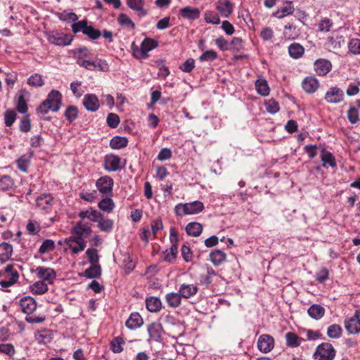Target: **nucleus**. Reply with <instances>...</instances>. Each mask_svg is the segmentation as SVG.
Instances as JSON below:
<instances>
[{
    "mask_svg": "<svg viewBox=\"0 0 360 360\" xmlns=\"http://www.w3.org/2000/svg\"><path fill=\"white\" fill-rule=\"evenodd\" d=\"M18 304L22 311L27 315L32 314L37 309V302L30 296H25L21 298L18 302ZM45 319V316H27L25 318L26 321L30 323H42Z\"/></svg>",
    "mask_w": 360,
    "mask_h": 360,
    "instance_id": "nucleus-1",
    "label": "nucleus"
},
{
    "mask_svg": "<svg viewBox=\"0 0 360 360\" xmlns=\"http://www.w3.org/2000/svg\"><path fill=\"white\" fill-rule=\"evenodd\" d=\"M62 104V94L53 89L49 92L46 99L38 107L37 111L41 115H46L49 111L57 112Z\"/></svg>",
    "mask_w": 360,
    "mask_h": 360,
    "instance_id": "nucleus-2",
    "label": "nucleus"
},
{
    "mask_svg": "<svg viewBox=\"0 0 360 360\" xmlns=\"http://www.w3.org/2000/svg\"><path fill=\"white\" fill-rule=\"evenodd\" d=\"M19 266L15 264H7L0 271V285L3 288H9L15 284L19 279Z\"/></svg>",
    "mask_w": 360,
    "mask_h": 360,
    "instance_id": "nucleus-3",
    "label": "nucleus"
},
{
    "mask_svg": "<svg viewBox=\"0 0 360 360\" xmlns=\"http://www.w3.org/2000/svg\"><path fill=\"white\" fill-rule=\"evenodd\" d=\"M158 42L155 39L146 37L141 42L140 46L131 45L133 56L137 59H146L148 56V52L157 48Z\"/></svg>",
    "mask_w": 360,
    "mask_h": 360,
    "instance_id": "nucleus-4",
    "label": "nucleus"
},
{
    "mask_svg": "<svg viewBox=\"0 0 360 360\" xmlns=\"http://www.w3.org/2000/svg\"><path fill=\"white\" fill-rule=\"evenodd\" d=\"M336 352L330 343L323 342L318 345L314 353L316 360H333Z\"/></svg>",
    "mask_w": 360,
    "mask_h": 360,
    "instance_id": "nucleus-5",
    "label": "nucleus"
},
{
    "mask_svg": "<svg viewBox=\"0 0 360 360\" xmlns=\"http://www.w3.org/2000/svg\"><path fill=\"white\" fill-rule=\"evenodd\" d=\"M31 272L34 274L39 281H43L48 284H53L56 278V273L53 269L44 266L32 269Z\"/></svg>",
    "mask_w": 360,
    "mask_h": 360,
    "instance_id": "nucleus-6",
    "label": "nucleus"
},
{
    "mask_svg": "<svg viewBox=\"0 0 360 360\" xmlns=\"http://www.w3.org/2000/svg\"><path fill=\"white\" fill-rule=\"evenodd\" d=\"M113 179L109 176H103L96 181V186L103 197L112 195Z\"/></svg>",
    "mask_w": 360,
    "mask_h": 360,
    "instance_id": "nucleus-7",
    "label": "nucleus"
},
{
    "mask_svg": "<svg viewBox=\"0 0 360 360\" xmlns=\"http://www.w3.org/2000/svg\"><path fill=\"white\" fill-rule=\"evenodd\" d=\"M47 40L56 46H65L71 44L72 38L69 34L52 31L47 33Z\"/></svg>",
    "mask_w": 360,
    "mask_h": 360,
    "instance_id": "nucleus-8",
    "label": "nucleus"
},
{
    "mask_svg": "<svg viewBox=\"0 0 360 360\" xmlns=\"http://www.w3.org/2000/svg\"><path fill=\"white\" fill-rule=\"evenodd\" d=\"M274 338L268 334L261 335L257 342V349L264 354L269 353L274 347Z\"/></svg>",
    "mask_w": 360,
    "mask_h": 360,
    "instance_id": "nucleus-9",
    "label": "nucleus"
},
{
    "mask_svg": "<svg viewBox=\"0 0 360 360\" xmlns=\"http://www.w3.org/2000/svg\"><path fill=\"white\" fill-rule=\"evenodd\" d=\"M324 98L329 103H339L344 100V92L338 86H332L326 91Z\"/></svg>",
    "mask_w": 360,
    "mask_h": 360,
    "instance_id": "nucleus-10",
    "label": "nucleus"
},
{
    "mask_svg": "<svg viewBox=\"0 0 360 360\" xmlns=\"http://www.w3.org/2000/svg\"><path fill=\"white\" fill-rule=\"evenodd\" d=\"M332 69V63L329 60L319 58L314 63V70L318 76H326Z\"/></svg>",
    "mask_w": 360,
    "mask_h": 360,
    "instance_id": "nucleus-11",
    "label": "nucleus"
},
{
    "mask_svg": "<svg viewBox=\"0 0 360 360\" xmlns=\"http://www.w3.org/2000/svg\"><path fill=\"white\" fill-rule=\"evenodd\" d=\"M103 167L108 172L121 170V158L113 154L107 155L104 159Z\"/></svg>",
    "mask_w": 360,
    "mask_h": 360,
    "instance_id": "nucleus-12",
    "label": "nucleus"
},
{
    "mask_svg": "<svg viewBox=\"0 0 360 360\" xmlns=\"http://www.w3.org/2000/svg\"><path fill=\"white\" fill-rule=\"evenodd\" d=\"M36 202L39 209L49 212L53 205V198L51 194L44 193L37 197Z\"/></svg>",
    "mask_w": 360,
    "mask_h": 360,
    "instance_id": "nucleus-13",
    "label": "nucleus"
},
{
    "mask_svg": "<svg viewBox=\"0 0 360 360\" xmlns=\"http://www.w3.org/2000/svg\"><path fill=\"white\" fill-rule=\"evenodd\" d=\"M148 333L150 338L155 342L162 341V334L164 333L162 324L160 322H153L148 326Z\"/></svg>",
    "mask_w": 360,
    "mask_h": 360,
    "instance_id": "nucleus-14",
    "label": "nucleus"
},
{
    "mask_svg": "<svg viewBox=\"0 0 360 360\" xmlns=\"http://www.w3.org/2000/svg\"><path fill=\"white\" fill-rule=\"evenodd\" d=\"M283 1V5L278 7L277 10L272 13V16L278 19H282L286 16L293 14L295 8L292 3L288 0Z\"/></svg>",
    "mask_w": 360,
    "mask_h": 360,
    "instance_id": "nucleus-15",
    "label": "nucleus"
},
{
    "mask_svg": "<svg viewBox=\"0 0 360 360\" xmlns=\"http://www.w3.org/2000/svg\"><path fill=\"white\" fill-rule=\"evenodd\" d=\"M127 6L135 11L139 18L146 16L148 11L145 9L146 0H126Z\"/></svg>",
    "mask_w": 360,
    "mask_h": 360,
    "instance_id": "nucleus-16",
    "label": "nucleus"
},
{
    "mask_svg": "<svg viewBox=\"0 0 360 360\" xmlns=\"http://www.w3.org/2000/svg\"><path fill=\"white\" fill-rule=\"evenodd\" d=\"M82 103L84 108L90 112H96L100 107L98 97L93 94H86L83 98Z\"/></svg>",
    "mask_w": 360,
    "mask_h": 360,
    "instance_id": "nucleus-17",
    "label": "nucleus"
},
{
    "mask_svg": "<svg viewBox=\"0 0 360 360\" xmlns=\"http://www.w3.org/2000/svg\"><path fill=\"white\" fill-rule=\"evenodd\" d=\"M304 91L307 94H313L319 87V80L314 76L306 77L302 82Z\"/></svg>",
    "mask_w": 360,
    "mask_h": 360,
    "instance_id": "nucleus-18",
    "label": "nucleus"
},
{
    "mask_svg": "<svg viewBox=\"0 0 360 360\" xmlns=\"http://www.w3.org/2000/svg\"><path fill=\"white\" fill-rule=\"evenodd\" d=\"M30 96V93L26 89L20 90L18 94L16 108L22 114L27 112V98Z\"/></svg>",
    "mask_w": 360,
    "mask_h": 360,
    "instance_id": "nucleus-19",
    "label": "nucleus"
},
{
    "mask_svg": "<svg viewBox=\"0 0 360 360\" xmlns=\"http://www.w3.org/2000/svg\"><path fill=\"white\" fill-rule=\"evenodd\" d=\"M143 324V319L139 312H132L125 322L126 327L129 330H136Z\"/></svg>",
    "mask_w": 360,
    "mask_h": 360,
    "instance_id": "nucleus-20",
    "label": "nucleus"
},
{
    "mask_svg": "<svg viewBox=\"0 0 360 360\" xmlns=\"http://www.w3.org/2000/svg\"><path fill=\"white\" fill-rule=\"evenodd\" d=\"M198 291V287L196 284L182 283L179 288V292L184 299H188L195 295Z\"/></svg>",
    "mask_w": 360,
    "mask_h": 360,
    "instance_id": "nucleus-21",
    "label": "nucleus"
},
{
    "mask_svg": "<svg viewBox=\"0 0 360 360\" xmlns=\"http://www.w3.org/2000/svg\"><path fill=\"white\" fill-rule=\"evenodd\" d=\"M216 9L222 17L228 18L233 13V6L229 0H219Z\"/></svg>",
    "mask_w": 360,
    "mask_h": 360,
    "instance_id": "nucleus-22",
    "label": "nucleus"
},
{
    "mask_svg": "<svg viewBox=\"0 0 360 360\" xmlns=\"http://www.w3.org/2000/svg\"><path fill=\"white\" fill-rule=\"evenodd\" d=\"M179 15L183 18L195 20L200 18V11L198 8L186 6L179 10Z\"/></svg>",
    "mask_w": 360,
    "mask_h": 360,
    "instance_id": "nucleus-23",
    "label": "nucleus"
},
{
    "mask_svg": "<svg viewBox=\"0 0 360 360\" xmlns=\"http://www.w3.org/2000/svg\"><path fill=\"white\" fill-rule=\"evenodd\" d=\"M71 232L74 233L77 236L87 238L91 235L92 230L88 224L79 221L71 229Z\"/></svg>",
    "mask_w": 360,
    "mask_h": 360,
    "instance_id": "nucleus-24",
    "label": "nucleus"
},
{
    "mask_svg": "<svg viewBox=\"0 0 360 360\" xmlns=\"http://www.w3.org/2000/svg\"><path fill=\"white\" fill-rule=\"evenodd\" d=\"M344 324L345 329L350 334H356L360 332V321L355 316L345 319Z\"/></svg>",
    "mask_w": 360,
    "mask_h": 360,
    "instance_id": "nucleus-25",
    "label": "nucleus"
},
{
    "mask_svg": "<svg viewBox=\"0 0 360 360\" xmlns=\"http://www.w3.org/2000/svg\"><path fill=\"white\" fill-rule=\"evenodd\" d=\"M13 246L6 242L0 243V262H6L8 261L13 254Z\"/></svg>",
    "mask_w": 360,
    "mask_h": 360,
    "instance_id": "nucleus-26",
    "label": "nucleus"
},
{
    "mask_svg": "<svg viewBox=\"0 0 360 360\" xmlns=\"http://www.w3.org/2000/svg\"><path fill=\"white\" fill-rule=\"evenodd\" d=\"M255 89L262 96H266L269 94L270 89L267 81L262 77H259L255 82Z\"/></svg>",
    "mask_w": 360,
    "mask_h": 360,
    "instance_id": "nucleus-27",
    "label": "nucleus"
},
{
    "mask_svg": "<svg viewBox=\"0 0 360 360\" xmlns=\"http://www.w3.org/2000/svg\"><path fill=\"white\" fill-rule=\"evenodd\" d=\"M146 306L150 312H158L162 309V302L158 297H149L146 299Z\"/></svg>",
    "mask_w": 360,
    "mask_h": 360,
    "instance_id": "nucleus-28",
    "label": "nucleus"
},
{
    "mask_svg": "<svg viewBox=\"0 0 360 360\" xmlns=\"http://www.w3.org/2000/svg\"><path fill=\"white\" fill-rule=\"evenodd\" d=\"M78 217L82 219H88L91 221L96 222L101 217V213L98 210L91 207L89 210H82L78 214Z\"/></svg>",
    "mask_w": 360,
    "mask_h": 360,
    "instance_id": "nucleus-29",
    "label": "nucleus"
},
{
    "mask_svg": "<svg viewBox=\"0 0 360 360\" xmlns=\"http://www.w3.org/2000/svg\"><path fill=\"white\" fill-rule=\"evenodd\" d=\"M325 309L320 304H314L307 310L309 316L315 320L321 319L325 314Z\"/></svg>",
    "mask_w": 360,
    "mask_h": 360,
    "instance_id": "nucleus-30",
    "label": "nucleus"
},
{
    "mask_svg": "<svg viewBox=\"0 0 360 360\" xmlns=\"http://www.w3.org/2000/svg\"><path fill=\"white\" fill-rule=\"evenodd\" d=\"M181 296L178 292H169L165 295V300L167 305L172 308H177L181 304Z\"/></svg>",
    "mask_w": 360,
    "mask_h": 360,
    "instance_id": "nucleus-31",
    "label": "nucleus"
},
{
    "mask_svg": "<svg viewBox=\"0 0 360 360\" xmlns=\"http://www.w3.org/2000/svg\"><path fill=\"white\" fill-rule=\"evenodd\" d=\"M111 197H104L98 202V207L101 210L107 213H110L113 211L115 205Z\"/></svg>",
    "mask_w": 360,
    "mask_h": 360,
    "instance_id": "nucleus-32",
    "label": "nucleus"
},
{
    "mask_svg": "<svg viewBox=\"0 0 360 360\" xmlns=\"http://www.w3.org/2000/svg\"><path fill=\"white\" fill-rule=\"evenodd\" d=\"M48 285L43 281H37L30 285V290L34 295H43L48 291Z\"/></svg>",
    "mask_w": 360,
    "mask_h": 360,
    "instance_id": "nucleus-33",
    "label": "nucleus"
},
{
    "mask_svg": "<svg viewBox=\"0 0 360 360\" xmlns=\"http://www.w3.org/2000/svg\"><path fill=\"white\" fill-rule=\"evenodd\" d=\"M321 159L323 162V167H326V165H329L331 167H335L337 165L335 158L332 153L322 148Z\"/></svg>",
    "mask_w": 360,
    "mask_h": 360,
    "instance_id": "nucleus-34",
    "label": "nucleus"
},
{
    "mask_svg": "<svg viewBox=\"0 0 360 360\" xmlns=\"http://www.w3.org/2000/svg\"><path fill=\"white\" fill-rule=\"evenodd\" d=\"M345 38L342 35L333 32L332 35L328 38V44L333 49H339L345 44Z\"/></svg>",
    "mask_w": 360,
    "mask_h": 360,
    "instance_id": "nucleus-35",
    "label": "nucleus"
},
{
    "mask_svg": "<svg viewBox=\"0 0 360 360\" xmlns=\"http://www.w3.org/2000/svg\"><path fill=\"white\" fill-rule=\"evenodd\" d=\"M304 53V47L298 43H292L288 46V53L294 59L300 58Z\"/></svg>",
    "mask_w": 360,
    "mask_h": 360,
    "instance_id": "nucleus-36",
    "label": "nucleus"
},
{
    "mask_svg": "<svg viewBox=\"0 0 360 360\" xmlns=\"http://www.w3.org/2000/svg\"><path fill=\"white\" fill-rule=\"evenodd\" d=\"M15 188V181L9 175H1L0 176V190L4 191H11Z\"/></svg>",
    "mask_w": 360,
    "mask_h": 360,
    "instance_id": "nucleus-37",
    "label": "nucleus"
},
{
    "mask_svg": "<svg viewBox=\"0 0 360 360\" xmlns=\"http://www.w3.org/2000/svg\"><path fill=\"white\" fill-rule=\"evenodd\" d=\"M210 258L214 265L219 266L226 260V255L220 250H214L210 252Z\"/></svg>",
    "mask_w": 360,
    "mask_h": 360,
    "instance_id": "nucleus-38",
    "label": "nucleus"
},
{
    "mask_svg": "<svg viewBox=\"0 0 360 360\" xmlns=\"http://www.w3.org/2000/svg\"><path fill=\"white\" fill-rule=\"evenodd\" d=\"M186 231L188 236L197 237L202 231V226L198 222H190L186 226Z\"/></svg>",
    "mask_w": 360,
    "mask_h": 360,
    "instance_id": "nucleus-39",
    "label": "nucleus"
},
{
    "mask_svg": "<svg viewBox=\"0 0 360 360\" xmlns=\"http://www.w3.org/2000/svg\"><path fill=\"white\" fill-rule=\"evenodd\" d=\"M286 345L290 347H297L301 345L304 339L300 338L295 333L288 332L285 334Z\"/></svg>",
    "mask_w": 360,
    "mask_h": 360,
    "instance_id": "nucleus-40",
    "label": "nucleus"
},
{
    "mask_svg": "<svg viewBox=\"0 0 360 360\" xmlns=\"http://www.w3.org/2000/svg\"><path fill=\"white\" fill-rule=\"evenodd\" d=\"M188 214H197L201 212L204 208V204L199 200H195L191 202L186 203V207Z\"/></svg>",
    "mask_w": 360,
    "mask_h": 360,
    "instance_id": "nucleus-41",
    "label": "nucleus"
},
{
    "mask_svg": "<svg viewBox=\"0 0 360 360\" xmlns=\"http://www.w3.org/2000/svg\"><path fill=\"white\" fill-rule=\"evenodd\" d=\"M32 156V153L30 155H22L18 160H16V165L19 170L26 172L30 164V159Z\"/></svg>",
    "mask_w": 360,
    "mask_h": 360,
    "instance_id": "nucleus-42",
    "label": "nucleus"
},
{
    "mask_svg": "<svg viewBox=\"0 0 360 360\" xmlns=\"http://www.w3.org/2000/svg\"><path fill=\"white\" fill-rule=\"evenodd\" d=\"M98 223V228L105 232H110L113 228V221L110 219L104 218L103 214L101 213V217L96 221Z\"/></svg>",
    "mask_w": 360,
    "mask_h": 360,
    "instance_id": "nucleus-43",
    "label": "nucleus"
},
{
    "mask_svg": "<svg viewBox=\"0 0 360 360\" xmlns=\"http://www.w3.org/2000/svg\"><path fill=\"white\" fill-rule=\"evenodd\" d=\"M101 275V268L99 264H91L84 272V276L87 278H99Z\"/></svg>",
    "mask_w": 360,
    "mask_h": 360,
    "instance_id": "nucleus-44",
    "label": "nucleus"
},
{
    "mask_svg": "<svg viewBox=\"0 0 360 360\" xmlns=\"http://www.w3.org/2000/svg\"><path fill=\"white\" fill-rule=\"evenodd\" d=\"M128 144V139L124 136H114L110 141V146L112 149H121Z\"/></svg>",
    "mask_w": 360,
    "mask_h": 360,
    "instance_id": "nucleus-45",
    "label": "nucleus"
},
{
    "mask_svg": "<svg viewBox=\"0 0 360 360\" xmlns=\"http://www.w3.org/2000/svg\"><path fill=\"white\" fill-rule=\"evenodd\" d=\"M342 333V329L338 324L330 325L327 330V335L330 338L338 339L341 337Z\"/></svg>",
    "mask_w": 360,
    "mask_h": 360,
    "instance_id": "nucleus-46",
    "label": "nucleus"
},
{
    "mask_svg": "<svg viewBox=\"0 0 360 360\" xmlns=\"http://www.w3.org/2000/svg\"><path fill=\"white\" fill-rule=\"evenodd\" d=\"M27 83L32 87H40L44 84V81L41 75L34 73L27 79Z\"/></svg>",
    "mask_w": 360,
    "mask_h": 360,
    "instance_id": "nucleus-47",
    "label": "nucleus"
},
{
    "mask_svg": "<svg viewBox=\"0 0 360 360\" xmlns=\"http://www.w3.org/2000/svg\"><path fill=\"white\" fill-rule=\"evenodd\" d=\"M178 252L177 245L173 244L169 249L167 250L164 253V260L168 262H173L176 258Z\"/></svg>",
    "mask_w": 360,
    "mask_h": 360,
    "instance_id": "nucleus-48",
    "label": "nucleus"
},
{
    "mask_svg": "<svg viewBox=\"0 0 360 360\" xmlns=\"http://www.w3.org/2000/svg\"><path fill=\"white\" fill-rule=\"evenodd\" d=\"M118 23L122 26L130 29L135 27V24L131 19L125 13H120L117 18Z\"/></svg>",
    "mask_w": 360,
    "mask_h": 360,
    "instance_id": "nucleus-49",
    "label": "nucleus"
},
{
    "mask_svg": "<svg viewBox=\"0 0 360 360\" xmlns=\"http://www.w3.org/2000/svg\"><path fill=\"white\" fill-rule=\"evenodd\" d=\"M204 20L207 23L212 25H218L220 22L219 15L212 11H207L205 13Z\"/></svg>",
    "mask_w": 360,
    "mask_h": 360,
    "instance_id": "nucleus-50",
    "label": "nucleus"
},
{
    "mask_svg": "<svg viewBox=\"0 0 360 360\" xmlns=\"http://www.w3.org/2000/svg\"><path fill=\"white\" fill-rule=\"evenodd\" d=\"M64 115L69 122H72L78 117L77 108L74 105L68 106L65 111Z\"/></svg>",
    "mask_w": 360,
    "mask_h": 360,
    "instance_id": "nucleus-51",
    "label": "nucleus"
},
{
    "mask_svg": "<svg viewBox=\"0 0 360 360\" xmlns=\"http://www.w3.org/2000/svg\"><path fill=\"white\" fill-rule=\"evenodd\" d=\"M124 340L121 337H116L110 342V349L114 353H120L123 350L122 344Z\"/></svg>",
    "mask_w": 360,
    "mask_h": 360,
    "instance_id": "nucleus-52",
    "label": "nucleus"
},
{
    "mask_svg": "<svg viewBox=\"0 0 360 360\" xmlns=\"http://www.w3.org/2000/svg\"><path fill=\"white\" fill-rule=\"evenodd\" d=\"M86 255L91 264H98L99 255L96 248H89L86 251Z\"/></svg>",
    "mask_w": 360,
    "mask_h": 360,
    "instance_id": "nucleus-53",
    "label": "nucleus"
},
{
    "mask_svg": "<svg viewBox=\"0 0 360 360\" xmlns=\"http://www.w3.org/2000/svg\"><path fill=\"white\" fill-rule=\"evenodd\" d=\"M55 248V243L53 240H45L39 247V252L41 254H46L53 251Z\"/></svg>",
    "mask_w": 360,
    "mask_h": 360,
    "instance_id": "nucleus-54",
    "label": "nucleus"
},
{
    "mask_svg": "<svg viewBox=\"0 0 360 360\" xmlns=\"http://www.w3.org/2000/svg\"><path fill=\"white\" fill-rule=\"evenodd\" d=\"M349 51L354 55H360V39H351L348 43Z\"/></svg>",
    "mask_w": 360,
    "mask_h": 360,
    "instance_id": "nucleus-55",
    "label": "nucleus"
},
{
    "mask_svg": "<svg viewBox=\"0 0 360 360\" xmlns=\"http://www.w3.org/2000/svg\"><path fill=\"white\" fill-rule=\"evenodd\" d=\"M333 26V22L328 18H322L318 24V30L321 32H328Z\"/></svg>",
    "mask_w": 360,
    "mask_h": 360,
    "instance_id": "nucleus-56",
    "label": "nucleus"
},
{
    "mask_svg": "<svg viewBox=\"0 0 360 360\" xmlns=\"http://www.w3.org/2000/svg\"><path fill=\"white\" fill-rule=\"evenodd\" d=\"M0 353L13 358L15 354L14 346L11 343L0 344Z\"/></svg>",
    "mask_w": 360,
    "mask_h": 360,
    "instance_id": "nucleus-57",
    "label": "nucleus"
},
{
    "mask_svg": "<svg viewBox=\"0 0 360 360\" xmlns=\"http://www.w3.org/2000/svg\"><path fill=\"white\" fill-rule=\"evenodd\" d=\"M27 231L30 235H37L41 231L40 224L35 220H30L27 224Z\"/></svg>",
    "mask_w": 360,
    "mask_h": 360,
    "instance_id": "nucleus-58",
    "label": "nucleus"
},
{
    "mask_svg": "<svg viewBox=\"0 0 360 360\" xmlns=\"http://www.w3.org/2000/svg\"><path fill=\"white\" fill-rule=\"evenodd\" d=\"M347 119L349 122L352 124H355L359 122V117L357 108L354 106H351L349 108L347 111Z\"/></svg>",
    "mask_w": 360,
    "mask_h": 360,
    "instance_id": "nucleus-59",
    "label": "nucleus"
},
{
    "mask_svg": "<svg viewBox=\"0 0 360 360\" xmlns=\"http://www.w3.org/2000/svg\"><path fill=\"white\" fill-rule=\"evenodd\" d=\"M266 111L270 114H276L280 110L279 104L274 99H270L265 102Z\"/></svg>",
    "mask_w": 360,
    "mask_h": 360,
    "instance_id": "nucleus-60",
    "label": "nucleus"
},
{
    "mask_svg": "<svg viewBox=\"0 0 360 360\" xmlns=\"http://www.w3.org/2000/svg\"><path fill=\"white\" fill-rule=\"evenodd\" d=\"M94 63L95 68L94 71H101V72H108L109 70V65L105 60L103 59H96L93 60Z\"/></svg>",
    "mask_w": 360,
    "mask_h": 360,
    "instance_id": "nucleus-61",
    "label": "nucleus"
},
{
    "mask_svg": "<svg viewBox=\"0 0 360 360\" xmlns=\"http://www.w3.org/2000/svg\"><path fill=\"white\" fill-rule=\"evenodd\" d=\"M51 339L49 330H44L39 331L36 335V340L39 343L46 344L50 342Z\"/></svg>",
    "mask_w": 360,
    "mask_h": 360,
    "instance_id": "nucleus-62",
    "label": "nucleus"
},
{
    "mask_svg": "<svg viewBox=\"0 0 360 360\" xmlns=\"http://www.w3.org/2000/svg\"><path fill=\"white\" fill-rule=\"evenodd\" d=\"M217 53L214 50H208L205 51L200 57L199 60L201 62L204 61H213L217 58Z\"/></svg>",
    "mask_w": 360,
    "mask_h": 360,
    "instance_id": "nucleus-63",
    "label": "nucleus"
},
{
    "mask_svg": "<svg viewBox=\"0 0 360 360\" xmlns=\"http://www.w3.org/2000/svg\"><path fill=\"white\" fill-rule=\"evenodd\" d=\"M106 122L110 127L113 129L116 128L120 122V117L115 113H109L107 117Z\"/></svg>",
    "mask_w": 360,
    "mask_h": 360,
    "instance_id": "nucleus-64",
    "label": "nucleus"
}]
</instances>
